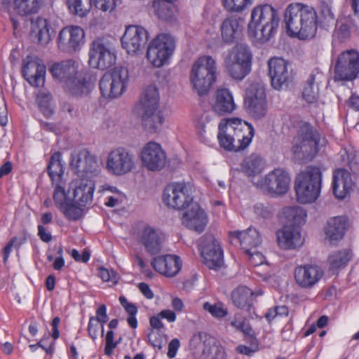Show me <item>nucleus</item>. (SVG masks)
<instances>
[{
  "label": "nucleus",
  "mask_w": 359,
  "mask_h": 359,
  "mask_svg": "<svg viewBox=\"0 0 359 359\" xmlns=\"http://www.w3.org/2000/svg\"><path fill=\"white\" fill-rule=\"evenodd\" d=\"M36 103L43 115L48 118L55 113L53 96L49 91H37L35 93Z\"/></svg>",
  "instance_id": "nucleus-40"
},
{
  "label": "nucleus",
  "mask_w": 359,
  "mask_h": 359,
  "mask_svg": "<svg viewBox=\"0 0 359 359\" xmlns=\"http://www.w3.org/2000/svg\"><path fill=\"white\" fill-rule=\"evenodd\" d=\"M135 168V156L128 149L118 147L111 150L107 158L106 168L115 176H122Z\"/></svg>",
  "instance_id": "nucleus-15"
},
{
  "label": "nucleus",
  "mask_w": 359,
  "mask_h": 359,
  "mask_svg": "<svg viewBox=\"0 0 359 359\" xmlns=\"http://www.w3.org/2000/svg\"><path fill=\"white\" fill-rule=\"evenodd\" d=\"M71 13L80 17L86 16L91 8V0H67Z\"/></svg>",
  "instance_id": "nucleus-48"
},
{
  "label": "nucleus",
  "mask_w": 359,
  "mask_h": 359,
  "mask_svg": "<svg viewBox=\"0 0 359 359\" xmlns=\"http://www.w3.org/2000/svg\"><path fill=\"white\" fill-rule=\"evenodd\" d=\"M22 74L32 87L39 88L45 83L46 66L37 56L27 55L22 62Z\"/></svg>",
  "instance_id": "nucleus-19"
},
{
  "label": "nucleus",
  "mask_w": 359,
  "mask_h": 359,
  "mask_svg": "<svg viewBox=\"0 0 359 359\" xmlns=\"http://www.w3.org/2000/svg\"><path fill=\"white\" fill-rule=\"evenodd\" d=\"M86 166L83 172V177H93L97 175L99 172V165L97 157L88 151V155L85 163Z\"/></svg>",
  "instance_id": "nucleus-57"
},
{
  "label": "nucleus",
  "mask_w": 359,
  "mask_h": 359,
  "mask_svg": "<svg viewBox=\"0 0 359 359\" xmlns=\"http://www.w3.org/2000/svg\"><path fill=\"white\" fill-rule=\"evenodd\" d=\"M233 124L238 142V149H245L251 143L255 135V130L251 123L242 120L240 118H230Z\"/></svg>",
  "instance_id": "nucleus-31"
},
{
  "label": "nucleus",
  "mask_w": 359,
  "mask_h": 359,
  "mask_svg": "<svg viewBox=\"0 0 359 359\" xmlns=\"http://www.w3.org/2000/svg\"><path fill=\"white\" fill-rule=\"evenodd\" d=\"M251 4L252 0H223L224 7L230 12H241Z\"/></svg>",
  "instance_id": "nucleus-58"
},
{
  "label": "nucleus",
  "mask_w": 359,
  "mask_h": 359,
  "mask_svg": "<svg viewBox=\"0 0 359 359\" xmlns=\"http://www.w3.org/2000/svg\"><path fill=\"white\" fill-rule=\"evenodd\" d=\"M133 113L146 131L149 133L160 131L165 117L160 109L158 91H144L133 107Z\"/></svg>",
  "instance_id": "nucleus-4"
},
{
  "label": "nucleus",
  "mask_w": 359,
  "mask_h": 359,
  "mask_svg": "<svg viewBox=\"0 0 359 359\" xmlns=\"http://www.w3.org/2000/svg\"><path fill=\"white\" fill-rule=\"evenodd\" d=\"M140 243L151 255L158 254L163 248V239L151 226H147L140 237Z\"/></svg>",
  "instance_id": "nucleus-33"
},
{
  "label": "nucleus",
  "mask_w": 359,
  "mask_h": 359,
  "mask_svg": "<svg viewBox=\"0 0 359 359\" xmlns=\"http://www.w3.org/2000/svg\"><path fill=\"white\" fill-rule=\"evenodd\" d=\"M350 259V252L346 250L334 252L328 257L329 263L332 269L345 267Z\"/></svg>",
  "instance_id": "nucleus-50"
},
{
  "label": "nucleus",
  "mask_w": 359,
  "mask_h": 359,
  "mask_svg": "<svg viewBox=\"0 0 359 359\" xmlns=\"http://www.w3.org/2000/svg\"><path fill=\"white\" fill-rule=\"evenodd\" d=\"M230 325L236 330L242 332L245 335H252V329L241 315L236 314Z\"/></svg>",
  "instance_id": "nucleus-59"
},
{
  "label": "nucleus",
  "mask_w": 359,
  "mask_h": 359,
  "mask_svg": "<svg viewBox=\"0 0 359 359\" xmlns=\"http://www.w3.org/2000/svg\"><path fill=\"white\" fill-rule=\"evenodd\" d=\"M224 66L229 75L238 80L243 79L250 71V67H245L227 56L224 58Z\"/></svg>",
  "instance_id": "nucleus-45"
},
{
  "label": "nucleus",
  "mask_w": 359,
  "mask_h": 359,
  "mask_svg": "<svg viewBox=\"0 0 359 359\" xmlns=\"http://www.w3.org/2000/svg\"><path fill=\"white\" fill-rule=\"evenodd\" d=\"M254 210L257 216L261 217L264 219L271 218L273 215V212L272 205L268 203H257L254 206Z\"/></svg>",
  "instance_id": "nucleus-63"
},
{
  "label": "nucleus",
  "mask_w": 359,
  "mask_h": 359,
  "mask_svg": "<svg viewBox=\"0 0 359 359\" xmlns=\"http://www.w3.org/2000/svg\"><path fill=\"white\" fill-rule=\"evenodd\" d=\"M89 64L102 70L111 67L116 63V55L112 43L107 39L97 37L89 48Z\"/></svg>",
  "instance_id": "nucleus-11"
},
{
  "label": "nucleus",
  "mask_w": 359,
  "mask_h": 359,
  "mask_svg": "<svg viewBox=\"0 0 359 359\" xmlns=\"http://www.w3.org/2000/svg\"><path fill=\"white\" fill-rule=\"evenodd\" d=\"M88 155V150L83 149L78 153L72 155L70 161V167L74 172L78 175L83 177L84 169L86 166V158Z\"/></svg>",
  "instance_id": "nucleus-47"
},
{
  "label": "nucleus",
  "mask_w": 359,
  "mask_h": 359,
  "mask_svg": "<svg viewBox=\"0 0 359 359\" xmlns=\"http://www.w3.org/2000/svg\"><path fill=\"white\" fill-rule=\"evenodd\" d=\"M151 265L156 271L167 277L176 276L182 268L180 257L174 255L156 256L153 258Z\"/></svg>",
  "instance_id": "nucleus-27"
},
{
  "label": "nucleus",
  "mask_w": 359,
  "mask_h": 359,
  "mask_svg": "<svg viewBox=\"0 0 359 359\" xmlns=\"http://www.w3.org/2000/svg\"><path fill=\"white\" fill-rule=\"evenodd\" d=\"M48 72L54 81L72 90H91L97 81V75L93 72H79L73 60L52 62L48 65Z\"/></svg>",
  "instance_id": "nucleus-2"
},
{
  "label": "nucleus",
  "mask_w": 359,
  "mask_h": 359,
  "mask_svg": "<svg viewBox=\"0 0 359 359\" xmlns=\"http://www.w3.org/2000/svg\"><path fill=\"white\" fill-rule=\"evenodd\" d=\"M284 22L289 36L299 39L312 38L318 27L317 13L311 6L292 3L285 10Z\"/></svg>",
  "instance_id": "nucleus-1"
},
{
  "label": "nucleus",
  "mask_w": 359,
  "mask_h": 359,
  "mask_svg": "<svg viewBox=\"0 0 359 359\" xmlns=\"http://www.w3.org/2000/svg\"><path fill=\"white\" fill-rule=\"evenodd\" d=\"M149 39L147 31L141 26L129 25L121 38L122 47L129 54H134L142 50Z\"/></svg>",
  "instance_id": "nucleus-21"
},
{
  "label": "nucleus",
  "mask_w": 359,
  "mask_h": 359,
  "mask_svg": "<svg viewBox=\"0 0 359 359\" xmlns=\"http://www.w3.org/2000/svg\"><path fill=\"white\" fill-rule=\"evenodd\" d=\"M230 243L232 245H239L245 252H250L255 250L261 243L262 238L259 233L255 228L249 227L241 231H235L229 233Z\"/></svg>",
  "instance_id": "nucleus-24"
},
{
  "label": "nucleus",
  "mask_w": 359,
  "mask_h": 359,
  "mask_svg": "<svg viewBox=\"0 0 359 359\" xmlns=\"http://www.w3.org/2000/svg\"><path fill=\"white\" fill-rule=\"evenodd\" d=\"M44 4V0H14V8L21 17L37 13Z\"/></svg>",
  "instance_id": "nucleus-39"
},
{
  "label": "nucleus",
  "mask_w": 359,
  "mask_h": 359,
  "mask_svg": "<svg viewBox=\"0 0 359 359\" xmlns=\"http://www.w3.org/2000/svg\"><path fill=\"white\" fill-rule=\"evenodd\" d=\"M76 204L77 203L72 199L60 209L64 216L70 221H77L82 216L83 209Z\"/></svg>",
  "instance_id": "nucleus-52"
},
{
  "label": "nucleus",
  "mask_w": 359,
  "mask_h": 359,
  "mask_svg": "<svg viewBox=\"0 0 359 359\" xmlns=\"http://www.w3.org/2000/svg\"><path fill=\"white\" fill-rule=\"evenodd\" d=\"M348 229V218L337 216L330 219L325 227L327 238L332 241L341 240Z\"/></svg>",
  "instance_id": "nucleus-35"
},
{
  "label": "nucleus",
  "mask_w": 359,
  "mask_h": 359,
  "mask_svg": "<svg viewBox=\"0 0 359 359\" xmlns=\"http://www.w3.org/2000/svg\"><path fill=\"white\" fill-rule=\"evenodd\" d=\"M181 221L187 229L200 233L208 224V216L198 204H192L191 209L183 213Z\"/></svg>",
  "instance_id": "nucleus-26"
},
{
  "label": "nucleus",
  "mask_w": 359,
  "mask_h": 359,
  "mask_svg": "<svg viewBox=\"0 0 359 359\" xmlns=\"http://www.w3.org/2000/svg\"><path fill=\"white\" fill-rule=\"evenodd\" d=\"M211 106L212 111L221 116L231 114L236 108L231 91H215Z\"/></svg>",
  "instance_id": "nucleus-32"
},
{
  "label": "nucleus",
  "mask_w": 359,
  "mask_h": 359,
  "mask_svg": "<svg viewBox=\"0 0 359 359\" xmlns=\"http://www.w3.org/2000/svg\"><path fill=\"white\" fill-rule=\"evenodd\" d=\"M290 177L289 173L282 168H276L269 172L257 185L271 195H283L289 189Z\"/></svg>",
  "instance_id": "nucleus-17"
},
{
  "label": "nucleus",
  "mask_w": 359,
  "mask_h": 359,
  "mask_svg": "<svg viewBox=\"0 0 359 359\" xmlns=\"http://www.w3.org/2000/svg\"><path fill=\"white\" fill-rule=\"evenodd\" d=\"M94 190V183L91 180L83 179L75 187L72 199L78 205L86 206L92 202Z\"/></svg>",
  "instance_id": "nucleus-37"
},
{
  "label": "nucleus",
  "mask_w": 359,
  "mask_h": 359,
  "mask_svg": "<svg viewBox=\"0 0 359 359\" xmlns=\"http://www.w3.org/2000/svg\"><path fill=\"white\" fill-rule=\"evenodd\" d=\"M201 346L203 347L202 355L205 357L213 353L212 359H227L225 348L213 339H205L201 344Z\"/></svg>",
  "instance_id": "nucleus-44"
},
{
  "label": "nucleus",
  "mask_w": 359,
  "mask_h": 359,
  "mask_svg": "<svg viewBox=\"0 0 359 359\" xmlns=\"http://www.w3.org/2000/svg\"><path fill=\"white\" fill-rule=\"evenodd\" d=\"M141 160L143 165L149 170L157 171L164 168L166 155L159 144L150 142L144 147Z\"/></svg>",
  "instance_id": "nucleus-22"
},
{
  "label": "nucleus",
  "mask_w": 359,
  "mask_h": 359,
  "mask_svg": "<svg viewBox=\"0 0 359 359\" xmlns=\"http://www.w3.org/2000/svg\"><path fill=\"white\" fill-rule=\"evenodd\" d=\"M53 201L56 207L60 210L71 200L67 198L65 189L60 185H57L53 192Z\"/></svg>",
  "instance_id": "nucleus-60"
},
{
  "label": "nucleus",
  "mask_w": 359,
  "mask_h": 359,
  "mask_svg": "<svg viewBox=\"0 0 359 359\" xmlns=\"http://www.w3.org/2000/svg\"><path fill=\"white\" fill-rule=\"evenodd\" d=\"M53 33L54 30L46 19L41 17H37L35 20L32 19L30 34L37 39L39 44H47Z\"/></svg>",
  "instance_id": "nucleus-34"
},
{
  "label": "nucleus",
  "mask_w": 359,
  "mask_h": 359,
  "mask_svg": "<svg viewBox=\"0 0 359 359\" xmlns=\"http://www.w3.org/2000/svg\"><path fill=\"white\" fill-rule=\"evenodd\" d=\"M175 1V0H154L152 4L154 14L162 21H175L177 10Z\"/></svg>",
  "instance_id": "nucleus-36"
},
{
  "label": "nucleus",
  "mask_w": 359,
  "mask_h": 359,
  "mask_svg": "<svg viewBox=\"0 0 359 359\" xmlns=\"http://www.w3.org/2000/svg\"><path fill=\"white\" fill-rule=\"evenodd\" d=\"M124 309L128 314V317L127 318V323L128 325L133 328L136 329L137 327V320L136 318V314L137 313V307L133 303H130V304H127Z\"/></svg>",
  "instance_id": "nucleus-64"
},
{
  "label": "nucleus",
  "mask_w": 359,
  "mask_h": 359,
  "mask_svg": "<svg viewBox=\"0 0 359 359\" xmlns=\"http://www.w3.org/2000/svg\"><path fill=\"white\" fill-rule=\"evenodd\" d=\"M175 48V41L170 34H158L149 45L147 57L153 66L161 67L172 55Z\"/></svg>",
  "instance_id": "nucleus-13"
},
{
  "label": "nucleus",
  "mask_w": 359,
  "mask_h": 359,
  "mask_svg": "<svg viewBox=\"0 0 359 359\" xmlns=\"http://www.w3.org/2000/svg\"><path fill=\"white\" fill-rule=\"evenodd\" d=\"M203 309L208 311L213 317L217 318H222L227 316L228 309L222 302H217L211 304L209 302L203 304Z\"/></svg>",
  "instance_id": "nucleus-55"
},
{
  "label": "nucleus",
  "mask_w": 359,
  "mask_h": 359,
  "mask_svg": "<svg viewBox=\"0 0 359 359\" xmlns=\"http://www.w3.org/2000/svg\"><path fill=\"white\" fill-rule=\"evenodd\" d=\"M162 200L169 208L184 210L191 206L194 201L190 186L185 182H172L163 190Z\"/></svg>",
  "instance_id": "nucleus-12"
},
{
  "label": "nucleus",
  "mask_w": 359,
  "mask_h": 359,
  "mask_svg": "<svg viewBox=\"0 0 359 359\" xmlns=\"http://www.w3.org/2000/svg\"><path fill=\"white\" fill-rule=\"evenodd\" d=\"M327 79L322 73H311L306 81L304 90H320L327 87Z\"/></svg>",
  "instance_id": "nucleus-53"
},
{
  "label": "nucleus",
  "mask_w": 359,
  "mask_h": 359,
  "mask_svg": "<svg viewBox=\"0 0 359 359\" xmlns=\"http://www.w3.org/2000/svg\"><path fill=\"white\" fill-rule=\"evenodd\" d=\"M243 105L246 113L252 118L256 121L262 119L268 111L265 91H245Z\"/></svg>",
  "instance_id": "nucleus-20"
},
{
  "label": "nucleus",
  "mask_w": 359,
  "mask_h": 359,
  "mask_svg": "<svg viewBox=\"0 0 359 359\" xmlns=\"http://www.w3.org/2000/svg\"><path fill=\"white\" fill-rule=\"evenodd\" d=\"M235 61L243 64L245 67H251L252 53L246 44L238 43L233 46L226 55Z\"/></svg>",
  "instance_id": "nucleus-41"
},
{
  "label": "nucleus",
  "mask_w": 359,
  "mask_h": 359,
  "mask_svg": "<svg viewBox=\"0 0 359 359\" xmlns=\"http://www.w3.org/2000/svg\"><path fill=\"white\" fill-rule=\"evenodd\" d=\"M323 174L316 166H308L295 178L294 189L297 201L301 203H311L317 200L321 190Z\"/></svg>",
  "instance_id": "nucleus-6"
},
{
  "label": "nucleus",
  "mask_w": 359,
  "mask_h": 359,
  "mask_svg": "<svg viewBox=\"0 0 359 359\" xmlns=\"http://www.w3.org/2000/svg\"><path fill=\"white\" fill-rule=\"evenodd\" d=\"M283 215L289 223L287 225H295L299 228L301 225L305 223L307 214L302 208L292 206L284 208Z\"/></svg>",
  "instance_id": "nucleus-42"
},
{
  "label": "nucleus",
  "mask_w": 359,
  "mask_h": 359,
  "mask_svg": "<svg viewBox=\"0 0 359 359\" xmlns=\"http://www.w3.org/2000/svg\"><path fill=\"white\" fill-rule=\"evenodd\" d=\"M269 74L275 90L294 88V75L288 69V62L282 57H273L268 61Z\"/></svg>",
  "instance_id": "nucleus-14"
},
{
  "label": "nucleus",
  "mask_w": 359,
  "mask_h": 359,
  "mask_svg": "<svg viewBox=\"0 0 359 359\" xmlns=\"http://www.w3.org/2000/svg\"><path fill=\"white\" fill-rule=\"evenodd\" d=\"M243 19L240 17L231 16L226 18L222 23L220 30L223 41L231 44L240 38Z\"/></svg>",
  "instance_id": "nucleus-30"
},
{
  "label": "nucleus",
  "mask_w": 359,
  "mask_h": 359,
  "mask_svg": "<svg viewBox=\"0 0 359 359\" xmlns=\"http://www.w3.org/2000/svg\"><path fill=\"white\" fill-rule=\"evenodd\" d=\"M248 342L250 343V346L240 344L236 348V352L240 354L251 356L259 350V341L256 337L252 335L248 336Z\"/></svg>",
  "instance_id": "nucleus-56"
},
{
  "label": "nucleus",
  "mask_w": 359,
  "mask_h": 359,
  "mask_svg": "<svg viewBox=\"0 0 359 359\" xmlns=\"http://www.w3.org/2000/svg\"><path fill=\"white\" fill-rule=\"evenodd\" d=\"M216 72V62L212 57H199L194 62L189 76L194 90H210L217 80Z\"/></svg>",
  "instance_id": "nucleus-7"
},
{
  "label": "nucleus",
  "mask_w": 359,
  "mask_h": 359,
  "mask_svg": "<svg viewBox=\"0 0 359 359\" xmlns=\"http://www.w3.org/2000/svg\"><path fill=\"white\" fill-rule=\"evenodd\" d=\"M279 22L278 12L272 6H257L251 12L248 36L259 43H264L276 34Z\"/></svg>",
  "instance_id": "nucleus-3"
},
{
  "label": "nucleus",
  "mask_w": 359,
  "mask_h": 359,
  "mask_svg": "<svg viewBox=\"0 0 359 359\" xmlns=\"http://www.w3.org/2000/svg\"><path fill=\"white\" fill-rule=\"evenodd\" d=\"M27 241L26 238L18 239L17 237H13L6 245L3 249L4 261L6 262L12 251V248L15 247L16 249H19L22 245L25 243Z\"/></svg>",
  "instance_id": "nucleus-61"
},
{
  "label": "nucleus",
  "mask_w": 359,
  "mask_h": 359,
  "mask_svg": "<svg viewBox=\"0 0 359 359\" xmlns=\"http://www.w3.org/2000/svg\"><path fill=\"white\" fill-rule=\"evenodd\" d=\"M278 245L283 250H294L303 244L300 229L295 225H284L276 232Z\"/></svg>",
  "instance_id": "nucleus-25"
},
{
  "label": "nucleus",
  "mask_w": 359,
  "mask_h": 359,
  "mask_svg": "<svg viewBox=\"0 0 359 359\" xmlns=\"http://www.w3.org/2000/svg\"><path fill=\"white\" fill-rule=\"evenodd\" d=\"M241 171L248 177L255 176L259 174L262 169V159L256 154H252L244 158L241 164Z\"/></svg>",
  "instance_id": "nucleus-43"
},
{
  "label": "nucleus",
  "mask_w": 359,
  "mask_h": 359,
  "mask_svg": "<svg viewBox=\"0 0 359 359\" xmlns=\"http://www.w3.org/2000/svg\"><path fill=\"white\" fill-rule=\"evenodd\" d=\"M64 168L62 163L61 153L60 151L53 153L47 167V172L50 179L53 181L55 180L56 177L60 179L64 173Z\"/></svg>",
  "instance_id": "nucleus-46"
},
{
  "label": "nucleus",
  "mask_w": 359,
  "mask_h": 359,
  "mask_svg": "<svg viewBox=\"0 0 359 359\" xmlns=\"http://www.w3.org/2000/svg\"><path fill=\"white\" fill-rule=\"evenodd\" d=\"M203 263L210 269L217 270L224 264L223 250L212 234H205L199 243Z\"/></svg>",
  "instance_id": "nucleus-16"
},
{
  "label": "nucleus",
  "mask_w": 359,
  "mask_h": 359,
  "mask_svg": "<svg viewBox=\"0 0 359 359\" xmlns=\"http://www.w3.org/2000/svg\"><path fill=\"white\" fill-rule=\"evenodd\" d=\"M128 80V70L123 67L114 70L112 88L110 90H126Z\"/></svg>",
  "instance_id": "nucleus-51"
},
{
  "label": "nucleus",
  "mask_w": 359,
  "mask_h": 359,
  "mask_svg": "<svg viewBox=\"0 0 359 359\" xmlns=\"http://www.w3.org/2000/svg\"><path fill=\"white\" fill-rule=\"evenodd\" d=\"M84 41L85 33L81 27H66L58 34L57 46L63 52L72 53L81 49Z\"/></svg>",
  "instance_id": "nucleus-18"
},
{
  "label": "nucleus",
  "mask_w": 359,
  "mask_h": 359,
  "mask_svg": "<svg viewBox=\"0 0 359 359\" xmlns=\"http://www.w3.org/2000/svg\"><path fill=\"white\" fill-rule=\"evenodd\" d=\"M120 1L121 0H91V6L93 4L96 8L104 12H111Z\"/></svg>",
  "instance_id": "nucleus-62"
},
{
  "label": "nucleus",
  "mask_w": 359,
  "mask_h": 359,
  "mask_svg": "<svg viewBox=\"0 0 359 359\" xmlns=\"http://www.w3.org/2000/svg\"><path fill=\"white\" fill-rule=\"evenodd\" d=\"M89 64L102 70L111 67L116 63V55L112 43L107 39L97 37L89 48Z\"/></svg>",
  "instance_id": "nucleus-10"
},
{
  "label": "nucleus",
  "mask_w": 359,
  "mask_h": 359,
  "mask_svg": "<svg viewBox=\"0 0 359 359\" xmlns=\"http://www.w3.org/2000/svg\"><path fill=\"white\" fill-rule=\"evenodd\" d=\"M254 292L246 286H240L231 293L233 304L241 309L250 310L253 304Z\"/></svg>",
  "instance_id": "nucleus-38"
},
{
  "label": "nucleus",
  "mask_w": 359,
  "mask_h": 359,
  "mask_svg": "<svg viewBox=\"0 0 359 359\" xmlns=\"http://www.w3.org/2000/svg\"><path fill=\"white\" fill-rule=\"evenodd\" d=\"M352 187L353 180L350 172L345 168H338L334 171L332 189L336 198H345Z\"/></svg>",
  "instance_id": "nucleus-29"
},
{
  "label": "nucleus",
  "mask_w": 359,
  "mask_h": 359,
  "mask_svg": "<svg viewBox=\"0 0 359 359\" xmlns=\"http://www.w3.org/2000/svg\"><path fill=\"white\" fill-rule=\"evenodd\" d=\"M351 36V22L348 19H344L337 22L334 37L340 43L346 42L350 39Z\"/></svg>",
  "instance_id": "nucleus-49"
},
{
  "label": "nucleus",
  "mask_w": 359,
  "mask_h": 359,
  "mask_svg": "<svg viewBox=\"0 0 359 359\" xmlns=\"http://www.w3.org/2000/svg\"><path fill=\"white\" fill-rule=\"evenodd\" d=\"M324 271L317 264H304L294 269V276L297 284L302 288L313 287L323 278Z\"/></svg>",
  "instance_id": "nucleus-23"
},
{
  "label": "nucleus",
  "mask_w": 359,
  "mask_h": 359,
  "mask_svg": "<svg viewBox=\"0 0 359 359\" xmlns=\"http://www.w3.org/2000/svg\"><path fill=\"white\" fill-rule=\"evenodd\" d=\"M320 135L309 123L301 122L298 135L292 140L291 151L300 163L312 161L319 151Z\"/></svg>",
  "instance_id": "nucleus-5"
},
{
  "label": "nucleus",
  "mask_w": 359,
  "mask_h": 359,
  "mask_svg": "<svg viewBox=\"0 0 359 359\" xmlns=\"http://www.w3.org/2000/svg\"><path fill=\"white\" fill-rule=\"evenodd\" d=\"M217 140L219 146L228 151H239L238 144H236V134L230 118H223L218 126Z\"/></svg>",
  "instance_id": "nucleus-28"
},
{
  "label": "nucleus",
  "mask_w": 359,
  "mask_h": 359,
  "mask_svg": "<svg viewBox=\"0 0 359 359\" xmlns=\"http://www.w3.org/2000/svg\"><path fill=\"white\" fill-rule=\"evenodd\" d=\"M89 64L102 70L111 67L116 63V55L112 43L107 39L97 37L89 48Z\"/></svg>",
  "instance_id": "nucleus-9"
},
{
  "label": "nucleus",
  "mask_w": 359,
  "mask_h": 359,
  "mask_svg": "<svg viewBox=\"0 0 359 359\" xmlns=\"http://www.w3.org/2000/svg\"><path fill=\"white\" fill-rule=\"evenodd\" d=\"M320 20L318 19V25L323 24L328 25L330 22H334L335 19L334 14L332 11V6L326 1H323L320 4Z\"/></svg>",
  "instance_id": "nucleus-54"
},
{
  "label": "nucleus",
  "mask_w": 359,
  "mask_h": 359,
  "mask_svg": "<svg viewBox=\"0 0 359 359\" xmlns=\"http://www.w3.org/2000/svg\"><path fill=\"white\" fill-rule=\"evenodd\" d=\"M359 74V53L354 50L341 52L337 57L334 67V79L338 82H352ZM348 86L352 88L353 86Z\"/></svg>",
  "instance_id": "nucleus-8"
}]
</instances>
